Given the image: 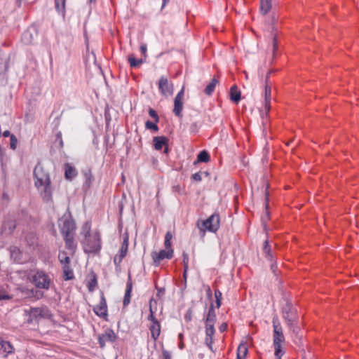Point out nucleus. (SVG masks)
Here are the masks:
<instances>
[{"instance_id":"nucleus-3","label":"nucleus","mask_w":359,"mask_h":359,"mask_svg":"<svg viewBox=\"0 0 359 359\" xmlns=\"http://www.w3.org/2000/svg\"><path fill=\"white\" fill-rule=\"evenodd\" d=\"M273 327V342L275 349L274 355L276 359H281L285 353L282 349V344L285 342V337L278 318L274 316L272 320Z\"/></svg>"},{"instance_id":"nucleus-43","label":"nucleus","mask_w":359,"mask_h":359,"mask_svg":"<svg viewBox=\"0 0 359 359\" xmlns=\"http://www.w3.org/2000/svg\"><path fill=\"white\" fill-rule=\"evenodd\" d=\"M297 321L294 322L292 325H287L290 327V329L293 332L294 334H298L299 331V328L298 326H297Z\"/></svg>"},{"instance_id":"nucleus-31","label":"nucleus","mask_w":359,"mask_h":359,"mask_svg":"<svg viewBox=\"0 0 359 359\" xmlns=\"http://www.w3.org/2000/svg\"><path fill=\"white\" fill-rule=\"evenodd\" d=\"M248 353V348L245 344H240V346L238 348V353H237V358L238 359H245V357Z\"/></svg>"},{"instance_id":"nucleus-6","label":"nucleus","mask_w":359,"mask_h":359,"mask_svg":"<svg viewBox=\"0 0 359 359\" xmlns=\"http://www.w3.org/2000/svg\"><path fill=\"white\" fill-rule=\"evenodd\" d=\"M216 313L214 309L213 305L211 304L206 319H205V334L208 335H214L215 328L214 325L216 322Z\"/></svg>"},{"instance_id":"nucleus-45","label":"nucleus","mask_w":359,"mask_h":359,"mask_svg":"<svg viewBox=\"0 0 359 359\" xmlns=\"http://www.w3.org/2000/svg\"><path fill=\"white\" fill-rule=\"evenodd\" d=\"M85 178L86 182H91L93 179V175L90 170H88L86 172H85Z\"/></svg>"},{"instance_id":"nucleus-17","label":"nucleus","mask_w":359,"mask_h":359,"mask_svg":"<svg viewBox=\"0 0 359 359\" xmlns=\"http://www.w3.org/2000/svg\"><path fill=\"white\" fill-rule=\"evenodd\" d=\"M94 312L98 316L105 318L107 316V306L104 296H101L100 302L93 308Z\"/></svg>"},{"instance_id":"nucleus-58","label":"nucleus","mask_w":359,"mask_h":359,"mask_svg":"<svg viewBox=\"0 0 359 359\" xmlns=\"http://www.w3.org/2000/svg\"><path fill=\"white\" fill-rule=\"evenodd\" d=\"M187 270H186V268H184L183 277H184L185 281L187 280Z\"/></svg>"},{"instance_id":"nucleus-36","label":"nucleus","mask_w":359,"mask_h":359,"mask_svg":"<svg viewBox=\"0 0 359 359\" xmlns=\"http://www.w3.org/2000/svg\"><path fill=\"white\" fill-rule=\"evenodd\" d=\"M7 60H8L7 57L4 55V54L0 51V67L4 63V71H7V69H8Z\"/></svg>"},{"instance_id":"nucleus-53","label":"nucleus","mask_w":359,"mask_h":359,"mask_svg":"<svg viewBox=\"0 0 359 359\" xmlns=\"http://www.w3.org/2000/svg\"><path fill=\"white\" fill-rule=\"evenodd\" d=\"M56 136H57V138L60 140L59 144H60V147H63V141L62 140L61 133H58L56 135Z\"/></svg>"},{"instance_id":"nucleus-12","label":"nucleus","mask_w":359,"mask_h":359,"mask_svg":"<svg viewBox=\"0 0 359 359\" xmlns=\"http://www.w3.org/2000/svg\"><path fill=\"white\" fill-rule=\"evenodd\" d=\"M184 88L177 94L174 100L173 113L179 118L182 117Z\"/></svg>"},{"instance_id":"nucleus-41","label":"nucleus","mask_w":359,"mask_h":359,"mask_svg":"<svg viewBox=\"0 0 359 359\" xmlns=\"http://www.w3.org/2000/svg\"><path fill=\"white\" fill-rule=\"evenodd\" d=\"M10 299L9 295L6 293L4 288L0 286V300Z\"/></svg>"},{"instance_id":"nucleus-55","label":"nucleus","mask_w":359,"mask_h":359,"mask_svg":"<svg viewBox=\"0 0 359 359\" xmlns=\"http://www.w3.org/2000/svg\"><path fill=\"white\" fill-rule=\"evenodd\" d=\"M172 238V235L170 232H167L165 236V240L171 241Z\"/></svg>"},{"instance_id":"nucleus-11","label":"nucleus","mask_w":359,"mask_h":359,"mask_svg":"<svg viewBox=\"0 0 359 359\" xmlns=\"http://www.w3.org/2000/svg\"><path fill=\"white\" fill-rule=\"evenodd\" d=\"M283 315L287 325H292L294 322L297 320L296 311L292 309V305L290 303H287L283 308Z\"/></svg>"},{"instance_id":"nucleus-28","label":"nucleus","mask_w":359,"mask_h":359,"mask_svg":"<svg viewBox=\"0 0 359 359\" xmlns=\"http://www.w3.org/2000/svg\"><path fill=\"white\" fill-rule=\"evenodd\" d=\"M218 82L219 81L216 78H213L210 82V83L205 88L204 93L208 95H210L214 91L216 85L218 83Z\"/></svg>"},{"instance_id":"nucleus-26","label":"nucleus","mask_w":359,"mask_h":359,"mask_svg":"<svg viewBox=\"0 0 359 359\" xmlns=\"http://www.w3.org/2000/svg\"><path fill=\"white\" fill-rule=\"evenodd\" d=\"M63 278L65 280H72L74 278L73 270L70 267V264L62 266Z\"/></svg>"},{"instance_id":"nucleus-21","label":"nucleus","mask_w":359,"mask_h":359,"mask_svg":"<svg viewBox=\"0 0 359 359\" xmlns=\"http://www.w3.org/2000/svg\"><path fill=\"white\" fill-rule=\"evenodd\" d=\"M16 227V222L13 219L6 220L1 228V233L4 236H8L11 235Z\"/></svg>"},{"instance_id":"nucleus-44","label":"nucleus","mask_w":359,"mask_h":359,"mask_svg":"<svg viewBox=\"0 0 359 359\" xmlns=\"http://www.w3.org/2000/svg\"><path fill=\"white\" fill-rule=\"evenodd\" d=\"M183 264L184 268H186V270H188L189 256L185 252L183 253Z\"/></svg>"},{"instance_id":"nucleus-33","label":"nucleus","mask_w":359,"mask_h":359,"mask_svg":"<svg viewBox=\"0 0 359 359\" xmlns=\"http://www.w3.org/2000/svg\"><path fill=\"white\" fill-rule=\"evenodd\" d=\"M128 62L130 63V67H137L143 62V60L142 59L137 60L135 58L133 55H130L128 56Z\"/></svg>"},{"instance_id":"nucleus-15","label":"nucleus","mask_w":359,"mask_h":359,"mask_svg":"<svg viewBox=\"0 0 359 359\" xmlns=\"http://www.w3.org/2000/svg\"><path fill=\"white\" fill-rule=\"evenodd\" d=\"M158 88L163 95H170L173 93V85L169 83L168 79L161 76L158 81Z\"/></svg>"},{"instance_id":"nucleus-40","label":"nucleus","mask_w":359,"mask_h":359,"mask_svg":"<svg viewBox=\"0 0 359 359\" xmlns=\"http://www.w3.org/2000/svg\"><path fill=\"white\" fill-rule=\"evenodd\" d=\"M18 144V140L16 137L14 135H11V142H10V147L11 149L15 150L17 147Z\"/></svg>"},{"instance_id":"nucleus-63","label":"nucleus","mask_w":359,"mask_h":359,"mask_svg":"<svg viewBox=\"0 0 359 359\" xmlns=\"http://www.w3.org/2000/svg\"><path fill=\"white\" fill-rule=\"evenodd\" d=\"M169 0H163V6H165V4Z\"/></svg>"},{"instance_id":"nucleus-20","label":"nucleus","mask_w":359,"mask_h":359,"mask_svg":"<svg viewBox=\"0 0 359 359\" xmlns=\"http://www.w3.org/2000/svg\"><path fill=\"white\" fill-rule=\"evenodd\" d=\"M168 139L165 136L154 137L153 139L154 148L156 150H161L165 146L164 153L166 154L168 152Z\"/></svg>"},{"instance_id":"nucleus-64","label":"nucleus","mask_w":359,"mask_h":359,"mask_svg":"<svg viewBox=\"0 0 359 359\" xmlns=\"http://www.w3.org/2000/svg\"><path fill=\"white\" fill-rule=\"evenodd\" d=\"M266 217L267 219L269 218V215H268V212H266Z\"/></svg>"},{"instance_id":"nucleus-54","label":"nucleus","mask_w":359,"mask_h":359,"mask_svg":"<svg viewBox=\"0 0 359 359\" xmlns=\"http://www.w3.org/2000/svg\"><path fill=\"white\" fill-rule=\"evenodd\" d=\"M140 50H141L142 53L144 55V56L146 57L147 46L145 44H142L140 46Z\"/></svg>"},{"instance_id":"nucleus-48","label":"nucleus","mask_w":359,"mask_h":359,"mask_svg":"<svg viewBox=\"0 0 359 359\" xmlns=\"http://www.w3.org/2000/svg\"><path fill=\"white\" fill-rule=\"evenodd\" d=\"M162 355H163V359H171L170 353L166 350L163 351Z\"/></svg>"},{"instance_id":"nucleus-18","label":"nucleus","mask_w":359,"mask_h":359,"mask_svg":"<svg viewBox=\"0 0 359 359\" xmlns=\"http://www.w3.org/2000/svg\"><path fill=\"white\" fill-rule=\"evenodd\" d=\"M14 347L8 341L0 337V355L6 358L9 354L14 353Z\"/></svg>"},{"instance_id":"nucleus-59","label":"nucleus","mask_w":359,"mask_h":359,"mask_svg":"<svg viewBox=\"0 0 359 359\" xmlns=\"http://www.w3.org/2000/svg\"><path fill=\"white\" fill-rule=\"evenodd\" d=\"M165 291L164 288H158L157 295H160L161 293H163Z\"/></svg>"},{"instance_id":"nucleus-37","label":"nucleus","mask_w":359,"mask_h":359,"mask_svg":"<svg viewBox=\"0 0 359 359\" xmlns=\"http://www.w3.org/2000/svg\"><path fill=\"white\" fill-rule=\"evenodd\" d=\"M151 302H152V299H151L150 302H149V311H150V313H149V315L148 316V320L151 321V323H154V322H158V321L157 320V319L154 316V312L153 311L152 307H151Z\"/></svg>"},{"instance_id":"nucleus-56","label":"nucleus","mask_w":359,"mask_h":359,"mask_svg":"<svg viewBox=\"0 0 359 359\" xmlns=\"http://www.w3.org/2000/svg\"><path fill=\"white\" fill-rule=\"evenodd\" d=\"M11 134L10 133V132L8 130H6L3 133V136L4 137H11Z\"/></svg>"},{"instance_id":"nucleus-13","label":"nucleus","mask_w":359,"mask_h":359,"mask_svg":"<svg viewBox=\"0 0 359 359\" xmlns=\"http://www.w3.org/2000/svg\"><path fill=\"white\" fill-rule=\"evenodd\" d=\"M60 231L63 236L67 235H74L76 229L75 223L69 219H64L62 220V224H60Z\"/></svg>"},{"instance_id":"nucleus-39","label":"nucleus","mask_w":359,"mask_h":359,"mask_svg":"<svg viewBox=\"0 0 359 359\" xmlns=\"http://www.w3.org/2000/svg\"><path fill=\"white\" fill-rule=\"evenodd\" d=\"M146 128L148 129L154 130V131H158V127L156 124V123H153L150 121H147L145 123Z\"/></svg>"},{"instance_id":"nucleus-50","label":"nucleus","mask_w":359,"mask_h":359,"mask_svg":"<svg viewBox=\"0 0 359 359\" xmlns=\"http://www.w3.org/2000/svg\"><path fill=\"white\" fill-rule=\"evenodd\" d=\"M164 245H165V250L172 249V248H171V241L165 240Z\"/></svg>"},{"instance_id":"nucleus-22","label":"nucleus","mask_w":359,"mask_h":359,"mask_svg":"<svg viewBox=\"0 0 359 359\" xmlns=\"http://www.w3.org/2000/svg\"><path fill=\"white\" fill-rule=\"evenodd\" d=\"M63 238L65 242L66 248L72 252H74L76 248V244L74 242V235L65 236Z\"/></svg>"},{"instance_id":"nucleus-32","label":"nucleus","mask_w":359,"mask_h":359,"mask_svg":"<svg viewBox=\"0 0 359 359\" xmlns=\"http://www.w3.org/2000/svg\"><path fill=\"white\" fill-rule=\"evenodd\" d=\"M263 251L267 259L270 262H272L273 255L271 254V248L269 245V242L267 240L264 241Z\"/></svg>"},{"instance_id":"nucleus-23","label":"nucleus","mask_w":359,"mask_h":359,"mask_svg":"<svg viewBox=\"0 0 359 359\" xmlns=\"http://www.w3.org/2000/svg\"><path fill=\"white\" fill-rule=\"evenodd\" d=\"M272 8V0H260V13L266 15Z\"/></svg>"},{"instance_id":"nucleus-7","label":"nucleus","mask_w":359,"mask_h":359,"mask_svg":"<svg viewBox=\"0 0 359 359\" xmlns=\"http://www.w3.org/2000/svg\"><path fill=\"white\" fill-rule=\"evenodd\" d=\"M49 311L44 308H31L29 311L27 322H38L40 319L48 316Z\"/></svg>"},{"instance_id":"nucleus-34","label":"nucleus","mask_w":359,"mask_h":359,"mask_svg":"<svg viewBox=\"0 0 359 359\" xmlns=\"http://www.w3.org/2000/svg\"><path fill=\"white\" fill-rule=\"evenodd\" d=\"M210 161V156L206 151H201L197 156L198 162H208Z\"/></svg>"},{"instance_id":"nucleus-62","label":"nucleus","mask_w":359,"mask_h":359,"mask_svg":"<svg viewBox=\"0 0 359 359\" xmlns=\"http://www.w3.org/2000/svg\"><path fill=\"white\" fill-rule=\"evenodd\" d=\"M273 70H269L267 73L266 75H268L269 76H271V74L273 72Z\"/></svg>"},{"instance_id":"nucleus-51","label":"nucleus","mask_w":359,"mask_h":359,"mask_svg":"<svg viewBox=\"0 0 359 359\" xmlns=\"http://www.w3.org/2000/svg\"><path fill=\"white\" fill-rule=\"evenodd\" d=\"M205 292H206V294L208 297H212V290H211V288L209 285H206L205 286Z\"/></svg>"},{"instance_id":"nucleus-42","label":"nucleus","mask_w":359,"mask_h":359,"mask_svg":"<svg viewBox=\"0 0 359 359\" xmlns=\"http://www.w3.org/2000/svg\"><path fill=\"white\" fill-rule=\"evenodd\" d=\"M149 114L150 115L151 117H152L155 120L156 123L158 122L159 118H158V116L156 111L154 109H153L151 108L149 109Z\"/></svg>"},{"instance_id":"nucleus-38","label":"nucleus","mask_w":359,"mask_h":359,"mask_svg":"<svg viewBox=\"0 0 359 359\" xmlns=\"http://www.w3.org/2000/svg\"><path fill=\"white\" fill-rule=\"evenodd\" d=\"M215 298H216L217 307L219 308L220 306H221L222 292L219 290H216L215 291Z\"/></svg>"},{"instance_id":"nucleus-24","label":"nucleus","mask_w":359,"mask_h":359,"mask_svg":"<svg viewBox=\"0 0 359 359\" xmlns=\"http://www.w3.org/2000/svg\"><path fill=\"white\" fill-rule=\"evenodd\" d=\"M149 330L151 337L154 341H156L161 333V325L159 322H154V323H151Z\"/></svg>"},{"instance_id":"nucleus-2","label":"nucleus","mask_w":359,"mask_h":359,"mask_svg":"<svg viewBox=\"0 0 359 359\" xmlns=\"http://www.w3.org/2000/svg\"><path fill=\"white\" fill-rule=\"evenodd\" d=\"M81 233L85 238L82 241V245L86 253L95 254L101 249L100 235L98 232H90V225L86 222L82 226Z\"/></svg>"},{"instance_id":"nucleus-19","label":"nucleus","mask_w":359,"mask_h":359,"mask_svg":"<svg viewBox=\"0 0 359 359\" xmlns=\"http://www.w3.org/2000/svg\"><path fill=\"white\" fill-rule=\"evenodd\" d=\"M132 290H133V282H132L131 274L129 272L128 273V281L126 283V289L125 295H124L123 302V304L124 307L127 306L130 302Z\"/></svg>"},{"instance_id":"nucleus-14","label":"nucleus","mask_w":359,"mask_h":359,"mask_svg":"<svg viewBox=\"0 0 359 359\" xmlns=\"http://www.w3.org/2000/svg\"><path fill=\"white\" fill-rule=\"evenodd\" d=\"M116 339V335L111 329H107L103 334L99 336L98 341L100 346L103 348L106 343H112Z\"/></svg>"},{"instance_id":"nucleus-16","label":"nucleus","mask_w":359,"mask_h":359,"mask_svg":"<svg viewBox=\"0 0 359 359\" xmlns=\"http://www.w3.org/2000/svg\"><path fill=\"white\" fill-rule=\"evenodd\" d=\"M271 100V86L269 83V76L266 75L265 78V88H264V109L266 116H267L270 110V102Z\"/></svg>"},{"instance_id":"nucleus-10","label":"nucleus","mask_w":359,"mask_h":359,"mask_svg":"<svg viewBox=\"0 0 359 359\" xmlns=\"http://www.w3.org/2000/svg\"><path fill=\"white\" fill-rule=\"evenodd\" d=\"M173 255V250H161L160 252H152L151 257L155 266H158L164 259H171Z\"/></svg>"},{"instance_id":"nucleus-60","label":"nucleus","mask_w":359,"mask_h":359,"mask_svg":"<svg viewBox=\"0 0 359 359\" xmlns=\"http://www.w3.org/2000/svg\"><path fill=\"white\" fill-rule=\"evenodd\" d=\"M271 270L273 271V272L275 273V271H276V266L275 265V264L272 263L271 265Z\"/></svg>"},{"instance_id":"nucleus-47","label":"nucleus","mask_w":359,"mask_h":359,"mask_svg":"<svg viewBox=\"0 0 359 359\" xmlns=\"http://www.w3.org/2000/svg\"><path fill=\"white\" fill-rule=\"evenodd\" d=\"M192 179L196 182L201 181V175L200 172H196L192 175Z\"/></svg>"},{"instance_id":"nucleus-5","label":"nucleus","mask_w":359,"mask_h":359,"mask_svg":"<svg viewBox=\"0 0 359 359\" xmlns=\"http://www.w3.org/2000/svg\"><path fill=\"white\" fill-rule=\"evenodd\" d=\"M198 226L203 232H205V230H208L212 232H216L219 227V215L216 213L212 215L208 219L203 221L201 225L198 223Z\"/></svg>"},{"instance_id":"nucleus-27","label":"nucleus","mask_w":359,"mask_h":359,"mask_svg":"<svg viewBox=\"0 0 359 359\" xmlns=\"http://www.w3.org/2000/svg\"><path fill=\"white\" fill-rule=\"evenodd\" d=\"M65 177L69 180H72L76 175V169L69 163L65 164Z\"/></svg>"},{"instance_id":"nucleus-9","label":"nucleus","mask_w":359,"mask_h":359,"mask_svg":"<svg viewBox=\"0 0 359 359\" xmlns=\"http://www.w3.org/2000/svg\"><path fill=\"white\" fill-rule=\"evenodd\" d=\"M277 21V19L276 18V15L274 14H272L271 16L270 20H269L266 22L268 24L271 25V46H272V59L271 62L273 60L275 56H276V52L278 49V40H277V34L274 33L276 31V27L273 26V24Z\"/></svg>"},{"instance_id":"nucleus-57","label":"nucleus","mask_w":359,"mask_h":359,"mask_svg":"<svg viewBox=\"0 0 359 359\" xmlns=\"http://www.w3.org/2000/svg\"><path fill=\"white\" fill-rule=\"evenodd\" d=\"M22 0H15V4L17 5L18 7H20L21 5H22Z\"/></svg>"},{"instance_id":"nucleus-25","label":"nucleus","mask_w":359,"mask_h":359,"mask_svg":"<svg viewBox=\"0 0 359 359\" xmlns=\"http://www.w3.org/2000/svg\"><path fill=\"white\" fill-rule=\"evenodd\" d=\"M230 99L236 103H238L241 100V92L236 85L233 86L230 89Z\"/></svg>"},{"instance_id":"nucleus-61","label":"nucleus","mask_w":359,"mask_h":359,"mask_svg":"<svg viewBox=\"0 0 359 359\" xmlns=\"http://www.w3.org/2000/svg\"><path fill=\"white\" fill-rule=\"evenodd\" d=\"M185 318L187 320H191V316H188L187 315L185 316Z\"/></svg>"},{"instance_id":"nucleus-49","label":"nucleus","mask_w":359,"mask_h":359,"mask_svg":"<svg viewBox=\"0 0 359 359\" xmlns=\"http://www.w3.org/2000/svg\"><path fill=\"white\" fill-rule=\"evenodd\" d=\"M10 251H11V255L13 257H14V255L15 254H17L19 250L16 247H12V248H11V250Z\"/></svg>"},{"instance_id":"nucleus-52","label":"nucleus","mask_w":359,"mask_h":359,"mask_svg":"<svg viewBox=\"0 0 359 359\" xmlns=\"http://www.w3.org/2000/svg\"><path fill=\"white\" fill-rule=\"evenodd\" d=\"M219 331L221 332H224L227 329V324L226 323H223L219 327Z\"/></svg>"},{"instance_id":"nucleus-4","label":"nucleus","mask_w":359,"mask_h":359,"mask_svg":"<svg viewBox=\"0 0 359 359\" xmlns=\"http://www.w3.org/2000/svg\"><path fill=\"white\" fill-rule=\"evenodd\" d=\"M28 277L31 283L38 288L48 290L50 287L51 278L43 271L32 270Z\"/></svg>"},{"instance_id":"nucleus-46","label":"nucleus","mask_w":359,"mask_h":359,"mask_svg":"<svg viewBox=\"0 0 359 359\" xmlns=\"http://www.w3.org/2000/svg\"><path fill=\"white\" fill-rule=\"evenodd\" d=\"M212 337H213V335H208L206 334V337H205V343L206 344L209 346V347H211L210 345L212 344Z\"/></svg>"},{"instance_id":"nucleus-1","label":"nucleus","mask_w":359,"mask_h":359,"mask_svg":"<svg viewBox=\"0 0 359 359\" xmlns=\"http://www.w3.org/2000/svg\"><path fill=\"white\" fill-rule=\"evenodd\" d=\"M34 176L35 186L40 192L43 200L46 202L53 201L50 177L40 163L36 165L34 170Z\"/></svg>"},{"instance_id":"nucleus-29","label":"nucleus","mask_w":359,"mask_h":359,"mask_svg":"<svg viewBox=\"0 0 359 359\" xmlns=\"http://www.w3.org/2000/svg\"><path fill=\"white\" fill-rule=\"evenodd\" d=\"M22 41L25 44H31L34 41V36L30 30L24 32L22 36Z\"/></svg>"},{"instance_id":"nucleus-30","label":"nucleus","mask_w":359,"mask_h":359,"mask_svg":"<svg viewBox=\"0 0 359 359\" xmlns=\"http://www.w3.org/2000/svg\"><path fill=\"white\" fill-rule=\"evenodd\" d=\"M58 259L62 266L70 264V258L65 251L59 252Z\"/></svg>"},{"instance_id":"nucleus-35","label":"nucleus","mask_w":359,"mask_h":359,"mask_svg":"<svg viewBox=\"0 0 359 359\" xmlns=\"http://www.w3.org/2000/svg\"><path fill=\"white\" fill-rule=\"evenodd\" d=\"M66 0H55V8L58 12L64 13Z\"/></svg>"},{"instance_id":"nucleus-8","label":"nucleus","mask_w":359,"mask_h":359,"mask_svg":"<svg viewBox=\"0 0 359 359\" xmlns=\"http://www.w3.org/2000/svg\"><path fill=\"white\" fill-rule=\"evenodd\" d=\"M128 250V238L126 237L121 244L118 253L114 258V263L116 269H120V264L123 259L126 256Z\"/></svg>"}]
</instances>
